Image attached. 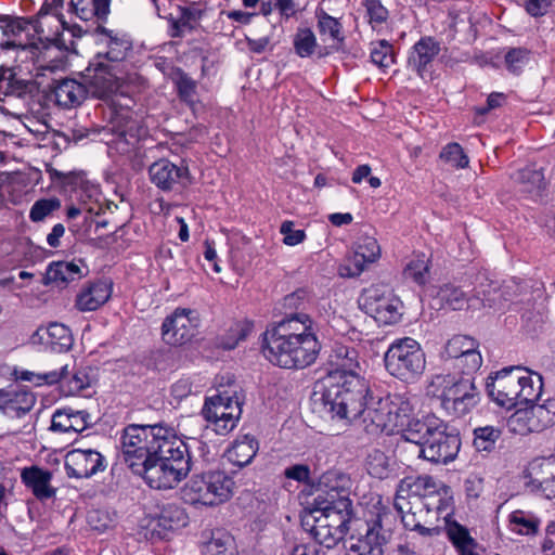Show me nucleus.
<instances>
[{"mask_svg":"<svg viewBox=\"0 0 555 555\" xmlns=\"http://www.w3.org/2000/svg\"><path fill=\"white\" fill-rule=\"evenodd\" d=\"M360 358L358 350L352 346L336 344L328 357L327 373L322 383L341 382L350 375H359Z\"/></svg>","mask_w":555,"mask_h":555,"instance_id":"nucleus-21","label":"nucleus"},{"mask_svg":"<svg viewBox=\"0 0 555 555\" xmlns=\"http://www.w3.org/2000/svg\"><path fill=\"white\" fill-rule=\"evenodd\" d=\"M321 343L317 336L301 338L267 339L263 356L274 365L300 370L313 364L320 353Z\"/></svg>","mask_w":555,"mask_h":555,"instance_id":"nucleus-6","label":"nucleus"},{"mask_svg":"<svg viewBox=\"0 0 555 555\" xmlns=\"http://www.w3.org/2000/svg\"><path fill=\"white\" fill-rule=\"evenodd\" d=\"M426 391L428 396L439 400L447 414L454 417L468 414L480 400L474 377L436 374L428 383Z\"/></svg>","mask_w":555,"mask_h":555,"instance_id":"nucleus-4","label":"nucleus"},{"mask_svg":"<svg viewBox=\"0 0 555 555\" xmlns=\"http://www.w3.org/2000/svg\"><path fill=\"white\" fill-rule=\"evenodd\" d=\"M402 439L414 444L418 457L435 464L453 461L461 448V439L440 418L413 420L403 430Z\"/></svg>","mask_w":555,"mask_h":555,"instance_id":"nucleus-2","label":"nucleus"},{"mask_svg":"<svg viewBox=\"0 0 555 555\" xmlns=\"http://www.w3.org/2000/svg\"><path fill=\"white\" fill-rule=\"evenodd\" d=\"M112 295V283L96 281L83 287L76 296L75 307L81 312L94 311L104 305Z\"/></svg>","mask_w":555,"mask_h":555,"instance_id":"nucleus-31","label":"nucleus"},{"mask_svg":"<svg viewBox=\"0 0 555 555\" xmlns=\"http://www.w3.org/2000/svg\"><path fill=\"white\" fill-rule=\"evenodd\" d=\"M34 89V81L18 77L12 67L0 66V100L5 96L22 98Z\"/></svg>","mask_w":555,"mask_h":555,"instance_id":"nucleus-37","label":"nucleus"},{"mask_svg":"<svg viewBox=\"0 0 555 555\" xmlns=\"http://www.w3.org/2000/svg\"><path fill=\"white\" fill-rule=\"evenodd\" d=\"M52 94L59 106L73 108L79 106L89 93L85 82L81 83L75 79L66 78L56 81Z\"/></svg>","mask_w":555,"mask_h":555,"instance_id":"nucleus-33","label":"nucleus"},{"mask_svg":"<svg viewBox=\"0 0 555 555\" xmlns=\"http://www.w3.org/2000/svg\"><path fill=\"white\" fill-rule=\"evenodd\" d=\"M293 221H284L281 224L280 232L284 235L283 243L287 246H295L304 242L306 233L304 230H294Z\"/></svg>","mask_w":555,"mask_h":555,"instance_id":"nucleus-63","label":"nucleus"},{"mask_svg":"<svg viewBox=\"0 0 555 555\" xmlns=\"http://www.w3.org/2000/svg\"><path fill=\"white\" fill-rule=\"evenodd\" d=\"M369 22L373 28L384 24L388 18V10L379 0H365L364 2Z\"/></svg>","mask_w":555,"mask_h":555,"instance_id":"nucleus-61","label":"nucleus"},{"mask_svg":"<svg viewBox=\"0 0 555 555\" xmlns=\"http://www.w3.org/2000/svg\"><path fill=\"white\" fill-rule=\"evenodd\" d=\"M233 485V480L221 472L195 475L182 488V499L191 505H217L230 498Z\"/></svg>","mask_w":555,"mask_h":555,"instance_id":"nucleus-7","label":"nucleus"},{"mask_svg":"<svg viewBox=\"0 0 555 555\" xmlns=\"http://www.w3.org/2000/svg\"><path fill=\"white\" fill-rule=\"evenodd\" d=\"M388 457L379 450H373L366 459V468L371 476L383 479L388 474Z\"/></svg>","mask_w":555,"mask_h":555,"instance_id":"nucleus-55","label":"nucleus"},{"mask_svg":"<svg viewBox=\"0 0 555 555\" xmlns=\"http://www.w3.org/2000/svg\"><path fill=\"white\" fill-rule=\"evenodd\" d=\"M371 60L380 68H388L395 63L392 46L386 40L373 42L371 47Z\"/></svg>","mask_w":555,"mask_h":555,"instance_id":"nucleus-52","label":"nucleus"},{"mask_svg":"<svg viewBox=\"0 0 555 555\" xmlns=\"http://www.w3.org/2000/svg\"><path fill=\"white\" fill-rule=\"evenodd\" d=\"M111 0H70L74 13L82 21L93 17L105 18L109 12Z\"/></svg>","mask_w":555,"mask_h":555,"instance_id":"nucleus-45","label":"nucleus"},{"mask_svg":"<svg viewBox=\"0 0 555 555\" xmlns=\"http://www.w3.org/2000/svg\"><path fill=\"white\" fill-rule=\"evenodd\" d=\"M317 336L315 323L306 313H289L280 321L272 330L267 331L264 340L281 338H301L305 336Z\"/></svg>","mask_w":555,"mask_h":555,"instance_id":"nucleus-25","label":"nucleus"},{"mask_svg":"<svg viewBox=\"0 0 555 555\" xmlns=\"http://www.w3.org/2000/svg\"><path fill=\"white\" fill-rule=\"evenodd\" d=\"M83 276L81 268L75 262L57 261L49 264L46 272L47 283L66 285Z\"/></svg>","mask_w":555,"mask_h":555,"instance_id":"nucleus-44","label":"nucleus"},{"mask_svg":"<svg viewBox=\"0 0 555 555\" xmlns=\"http://www.w3.org/2000/svg\"><path fill=\"white\" fill-rule=\"evenodd\" d=\"M232 538L225 533L218 531L212 533L211 539L204 546V555H233L230 547Z\"/></svg>","mask_w":555,"mask_h":555,"instance_id":"nucleus-53","label":"nucleus"},{"mask_svg":"<svg viewBox=\"0 0 555 555\" xmlns=\"http://www.w3.org/2000/svg\"><path fill=\"white\" fill-rule=\"evenodd\" d=\"M50 4H43L38 13L31 17L1 15L0 30L7 38L5 41L15 40L22 42L18 38L29 26H31L37 34H43L46 26L44 20L50 14ZM2 42H4V40H2L0 44Z\"/></svg>","mask_w":555,"mask_h":555,"instance_id":"nucleus-24","label":"nucleus"},{"mask_svg":"<svg viewBox=\"0 0 555 555\" xmlns=\"http://www.w3.org/2000/svg\"><path fill=\"white\" fill-rule=\"evenodd\" d=\"M469 285H457L455 283H447L439 287L437 298L441 306L451 310L473 309L477 310L474 299V293L465 288Z\"/></svg>","mask_w":555,"mask_h":555,"instance_id":"nucleus-30","label":"nucleus"},{"mask_svg":"<svg viewBox=\"0 0 555 555\" xmlns=\"http://www.w3.org/2000/svg\"><path fill=\"white\" fill-rule=\"evenodd\" d=\"M320 486L325 488V495L323 494L324 498H348L350 478L339 472H327L322 475Z\"/></svg>","mask_w":555,"mask_h":555,"instance_id":"nucleus-46","label":"nucleus"},{"mask_svg":"<svg viewBox=\"0 0 555 555\" xmlns=\"http://www.w3.org/2000/svg\"><path fill=\"white\" fill-rule=\"evenodd\" d=\"M92 425L90 413L72 408L57 409L51 421V430L62 434H78Z\"/></svg>","mask_w":555,"mask_h":555,"instance_id":"nucleus-28","label":"nucleus"},{"mask_svg":"<svg viewBox=\"0 0 555 555\" xmlns=\"http://www.w3.org/2000/svg\"><path fill=\"white\" fill-rule=\"evenodd\" d=\"M384 544L376 531L365 527L344 541L347 555H384Z\"/></svg>","mask_w":555,"mask_h":555,"instance_id":"nucleus-29","label":"nucleus"},{"mask_svg":"<svg viewBox=\"0 0 555 555\" xmlns=\"http://www.w3.org/2000/svg\"><path fill=\"white\" fill-rule=\"evenodd\" d=\"M440 52L439 42L433 37L421 38L412 49L409 56V66L421 77L428 72V66Z\"/></svg>","mask_w":555,"mask_h":555,"instance_id":"nucleus-32","label":"nucleus"},{"mask_svg":"<svg viewBox=\"0 0 555 555\" xmlns=\"http://www.w3.org/2000/svg\"><path fill=\"white\" fill-rule=\"evenodd\" d=\"M120 460L153 489H172L191 470L186 443L172 427L130 424L120 436Z\"/></svg>","mask_w":555,"mask_h":555,"instance_id":"nucleus-1","label":"nucleus"},{"mask_svg":"<svg viewBox=\"0 0 555 555\" xmlns=\"http://www.w3.org/2000/svg\"><path fill=\"white\" fill-rule=\"evenodd\" d=\"M302 527L310 533L318 544L324 545L327 548L336 546L344 538L339 532L335 533L328 525L321 522V518L311 511H309V514L304 517Z\"/></svg>","mask_w":555,"mask_h":555,"instance_id":"nucleus-38","label":"nucleus"},{"mask_svg":"<svg viewBox=\"0 0 555 555\" xmlns=\"http://www.w3.org/2000/svg\"><path fill=\"white\" fill-rule=\"evenodd\" d=\"M384 361L389 374L402 380L421 375L426 364L421 345L410 337L395 340L386 351Z\"/></svg>","mask_w":555,"mask_h":555,"instance_id":"nucleus-9","label":"nucleus"},{"mask_svg":"<svg viewBox=\"0 0 555 555\" xmlns=\"http://www.w3.org/2000/svg\"><path fill=\"white\" fill-rule=\"evenodd\" d=\"M98 51L92 60L106 63L112 68L125 69V62L132 49L129 37L118 30L107 29L103 26L96 28Z\"/></svg>","mask_w":555,"mask_h":555,"instance_id":"nucleus-16","label":"nucleus"},{"mask_svg":"<svg viewBox=\"0 0 555 555\" xmlns=\"http://www.w3.org/2000/svg\"><path fill=\"white\" fill-rule=\"evenodd\" d=\"M521 373L528 374L522 366H507L487 378L489 397L500 406L511 410L517 406L518 387Z\"/></svg>","mask_w":555,"mask_h":555,"instance_id":"nucleus-14","label":"nucleus"},{"mask_svg":"<svg viewBox=\"0 0 555 555\" xmlns=\"http://www.w3.org/2000/svg\"><path fill=\"white\" fill-rule=\"evenodd\" d=\"M502 431L499 427L482 426L474 429V447L478 452H491L495 448Z\"/></svg>","mask_w":555,"mask_h":555,"instance_id":"nucleus-49","label":"nucleus"},{"mask_svg":"<svg viewBox=\"0 0 555 555\" xmlns=\"http://www.w3.org/2000/svg\"><path fill=\"white\" fill-rule=\"evenodd\" d=\"M361 309L383 325H392L402 318V301L393 292L382 285L364 289L359 298Z\"/></svg>","mask_w":555,"mask_h":555,"instance_id":"nucleus-11","label":"nucleus"},{"mask_svg":"<svg viewBox=\"0 0 555 555\" xmlns=\"http://www.w3.org/2000/svg\"><path fill=\"white\" fill-rule=\"evenodd\" d=\"M540 519L532 513L524 512L520 509L514 511L509 515V526L512 531L526 534L534 535L538 533L540 527Z\"/></svg>","mask_w":555,"mask_h":555,"instance_id":"nucleus-48","label":"nucleus"},{"mask_svg":"<svg viewBox=\"0 0 555 555\" xmlns=\"http://www.w3.org/2000/svg\"><path fill=\"white\" fill-rule=\"evenodd\" d=\"M35 402L34 393L27 389L7 390V396L3 397L0 409L7 415L20 417L29 412Z\"/></svg>","mask_w":555,"mask_h":555,"instance_id":"nucleus-40","label":"nucleus"},{"mask_svg":"<svg viewBox=\"0 0 555 555\" xmlns=\"http://www.w3.org/2000/svg\"><path fill=\"white\" fill-rule=\"evenodd\" d=\"M242 414L241 401L236 396L219 392L205 400L202 415L217 435L232 431Z\"/></svg>","mask_w":555,"mask_h":555,"instance_id":"nucleus-12","label":"nucleus"},{"mask_svg":"<svg viewBox=\"0 0 555 555\" xmlns=\"http://www.w3.org/2000/svg\"><path fill=\"white\" fill-rule=\"evenodd\" d=\"M295 52L300 57H309L317 48V38L310 28H299L293 40Z\"/></svg>","mask_w":555,"mask_h":555,"instance_id":"nucleus-51","label":"nucleus"},{"mask_svg":"<svg viewBox=\"0 0 555 555\" xmlns=\"http://www.w3.org/2000/svg\"><path fill=\"white\" fill-rule=\"evenodd\" d=\"M473 292L477 309L481 307H501L502 302L507 300L502 286L496 281L486 280L475 287Z\"/></svg>","mask_w":555,"mask_h":555,"instance_id":"nucleus-42","label":"nucleus"},{"mask_svg":"<svg viewBox=\"0 0 555 555\" xmlns=\"http://www.w3.org/2000/svg\"><path fill=\"white\" fill-rule=\"evenodd\" d=\"M253 331V323L248 321L238 322L234 326L231 327L229 338L223 341L224 349H234L240 341L246 339V337Z\"/></svg>","mask_w":555,"mask_h":555,"instance_id":"nucleus-60","label":"nucleus"},{"mask_svg":"<svg viewBox=\"0 0 555 555\" xmlns=\"http://www.w3.org/2000/svg\"><path fill=\"white\" fill-rule=\"evenodd\" d=\"M111 131L127 144H134L144 132L139 120L128 109L116 112L111 119Z\"/></svg>","mask_w":555,"mask_h":555,"instance_id":"nucleus-34","label":"nucleus"},{"mask_svg":"<svg viewBox=\"0 0 555 555\" xmlns=\"http://www.w3.org/2000/svg\"><path fill=\"white\" fill-rule=\"evenodd\" d=\"M440 159L454 168H465L468 166V157L465 155L459 143H449L440 152Z\"/></svg>","mask_w":555,"mask_h":555,"instance_id":"nucleus-54","label":"nucleus"},{"mask_svg":"<svg viewBox=\"0 0 555 555\" xmlns=\"http://www.w3.org/2000/svg\"><path fill=\"white\" fill-rule=\"evenodd\" d=\"M61 207V201L56 197L42 198L31 206L29 218L34 222L42 221L46 217Z\"/></svg>","mask_w":555,"mask_h":555,"instance_id":"nucleus-56","label":"nucleus"},{"mask_svg":"<svg viewBox=\"0 0 555 555\" xmlns=\"http://www.w3.org/2000/svg\"><path fill=\"white\" fill-rule=\"evenodd\" d=\"M513 180L518 186L519 192L531 197L541 196L546 188L543 171L534 167H526L518 170L513 175Z\"/></svg>","mask_w":555,"mask_h":555,"instance_id":"nucleus-39","label":"nucleus"},{"mask_svg":"<svg viewBox=\"0 0 555 555\" xmlns=\"http://www.w3.org/2000/svg\"><path fill=\"white\" fill-rule=\"evenodd\" d=\"M40 378L49 385L66 382L67 389L65 391L67 395L79 393L90 384L89 376L86 372L80 370L75 372L69 371L67 364L63 365L60 371H51L43 374Z\"/></svg>","mask_w":555,"mask_h":555,"instance_id":"nucleus-35","label":"nucleus"},{"mask_svg":"<svg viewBox=\"0 0 555 555\" xmlns=\"http://www.w3.org/2000/svg\"><path fill=\"white\" fill-rule=\"evenodd\" d=\"M125 75L122 68H112L106 63L91 60L82 77L89 94L101 100H109L116 95H128Z\"/></svg>","mask_w":555,"mask_h":555,"instance_id":"nucleus-10","label":"nucleus"},{"mask_svg":"<svg viewBox=\"0 0 555 555\" xmlns=\"http://www.w3.org/2000/svg\"><path fill=\"white\" fill-rule=\"evenodd\" d=\"M393 505L403 526L409 530L418 531L422 535L438 534V520L442 518L444 512L451 509L450 505L437 507L427 501L404 499L402 495H396Z\"/></svg>","mask_w":555,"mask_h":555,"instance_id":"nucleus-8","label":"nucleus"},{"mask_svg":"<svg viewBox=\"0 0 555 555\" xmlns=\"http://www.w3.org/2000/svg\"><path fill=\"white\" fill-rule=\"evenodd\" d=\"M259 449L257 439L251 435L237 438L227 451L228 460L238 467L248 465Z\"/></svg>","mask_w":555,"mask_h":555,"instance_id":"nucleus-41","label":"nucleus"},{"mask_svg":"<svg viewBox=\"0 0 555 555\" xmlns=\"http://www.w3.org/2000/svg\"><path fill=\"white\" fill-rule=\"evenodd\" d=\"M52 477L50 470L37 465L24 467L21 470L22 482L39 501L55 496L56 489L51 485Z\"/></svg>","mask_w":555,"mask_h":555,"instance_id":"nucleus-27","label":"nucleus"},{"mask_svg":"<svg viewBox=\"0 0 555 555\" xmlns=\"http://www.w3.org/2000/svg\"><path fill=\"white\" fill-rule=\"evenodd\" d=\"M318 28L321 35H328L332 39H340L341 24L339 21L325 11L320 10L317 12Z\"/></svg>","mask_w":555,"mask_h":555,"instance_id":"nucleus-58","label":"nucleus"},{"mask_svg":"<svg viewBox=\"0 0 555 555\" xmlns=\"http://www.w3.org/2000/svg\"><path fill=\"white\" fill-rule=\"evenodd\" d=\"M65 469L69 477L88 478L105 469L104 456L91 449H75L65 456Z\"/></svg>","mask_w":555,"mask_h":555,"instance_id":"nucleus-23","label":"nucleus"},{"mask_svg":"<svg viewBox=\"0 0 555 555\" xmlns=\"http://www.w3.org/2000/svg\"><path fill=\"white\" fill-rule=\"evenodd\" d=\"M310 511L321 518L334 532L345 535L351 518V501L349 498L328 499L318 493L311 503Z\"/></svg>","mask_w":555,"mask_h":555,"instance_id":"nucleus-17","label":"nucleus"},{"mask_svg":"<svg viewBox=\"0 0 555 555\" xmlns=\"http://www.w3.org/2000/svg\"><path fill=\"white\" fill-rule=\"evenodd\" d=\"M476 349H478V343L474 338L455 335L446 344L444 353L448 358L456 360Z\"/></svg>","mask_w":555,"mask_h":555,"instance_id":"nucleus-50","label":"nucleus"},{"mask_svg":"<svg viewBox=\"0 0 555 555\" xmlns=\"http://www.w3.org/2000/svg\"><path fill=\"white\" fill-rule=\"evenodd\" d=\"M521 379L518 387L517 406L525 405L526 408L537 403L540 398L543 380L539 373H533L528 370V374L521 373Z\"/></svg>","mask_w":555,"mask_h":555,"instance_id":"nucleus-43","label":"nucleus"},{"mask_svg":"<svg viewBox=\"0 0 555 555\" xmlns=\"http://www.w3.org/2000/svg\"><path fill=\"white\" fill-rule=\"evenodd\" d=\"M33 344H41L53 352H66L74 344L70 330L57 322L50 323L48 327H39L31 335Z\"/></svg>","mask_w":555,"mask_h":555,"instance_id":"nucleus-26","label":"nucleus"},{"mask_svg":"<svg viewBox=\"0 0 555 555\" xmlns=\"http://www.w3.org/2000/svg\"><path fill=\"white\" fill-rule=\"evenodd\" d=\"M2 50L17 49L30 57L38 70L37 75H44V72H55L62 66V60L59 59L60 50L52 44H27L9 40L1 43Z\"/></svg>","mask_w":555,"mask_h":555,"instance_id":"nucleus-22","label":"nucleus"},{"mask_svg":"<svg viewBox=\"0 0 555 555\" xmlns=\"http://www.w3.org/2000/svg\"><path fill=\"white\" fill-rule=\"evenodd\" d=\"M322 402L324 411L337 420H356L361 416L370 390L360 375H350L341 382H324Z\"/></svg>","mask_w":555,"mask_h":555,"instance_id":"nucleus-5","label":"nucleus"},{"mask_svg":"<svg viewBox=\"0 0 555 555\" xmlns=\"http://www.w3.org/2000/svg\"><path fill=\"white\" fill-rule=\"evenodd\" d=\"M481 364V354L476 349L456 359L454 366L462 371L461 377H473L472 375L480 369Z\"/></svg>","mask_w":555,"mask_h":555,"instance_id":"nucleus-57","label":"nucleus"},{"mask_svg":"<svg viewBox=\"0 0 555 555\" xmlns=\"http://www.w3.org/2000/svg\"><path fill=\"white\" fill-rule=\"evenodd\" d=\"M198 324L196 311L177 308L163 322V340L171 346L184 345L195 336Z\"/></svg>","mask_w":555,"mask_h":555,"instance_id":"nucleus-19","label":"nucleus"},{"mask_svg":"<svg viewBox=\"0 0 555 555\" xmlns=\"http://www.w3.org/2000/svg\"><path fill=\"white\" fill-rule=\"evenodd\" d=\"M555 422V399L533 403L517 410L508 420V427L518 434L542 431Z\"/></svg>","mask_w":555,"mask_h":555,"instance_id":"nucleus-15","label":"nucleus"},{"mask_svg":"<svg viewBox=\"0 0 555 555\" xmlns=\"http://www.w3.org/2000/svg\"><path fill=\"white\" fill-rule=\"evenodd\" d=\"M442 519L444 521L447 535L460 555H478L474 551L476 542L470 537L468 529L456 520L451 519L450 509L444 512Z\"/></svg>","mask_w":555,"mask_h":555,"instance_id":"nucleus-36","label":"nucleus"},{"mask_svg":"<svg viewBox=\"0 0 555 555\" xmlns=\"http://www.w3.org/2000/svg\"><path fill=\"white\" fill-rule=\"evenodd\" d=\"M411 415L412 408L402 397L395 395L374 398L371 395L360 418L366 433L377 435L385 431L391 435L403 434L413 421Z\"/></svg>","mask_w":555,"mask_h":555,"instance_id":"nucleus-3","label":"nucleus"},{"mask_svg":"<svg viewBox=\"0 0 555 555\" xmlns=\"http://www.w3.org/2000/svg\"><path fill=\"white\" fill-rule=\"evenodd\" d=\"M428 271L429 268L426 260L417 258L406 264L403 274L405 279L412 280L418 285H424L427 281Z\"/></svg>","mask_w":555,"mask_h":555,"instance_id":"nucleus-59","label":"nucleus"},{"mask_svg":"<svg viewBox=\"0 0 555 555\" xmlns=\"http://www.w3.org/2000/svg\"><path fill=\"white\" fill-rule=\"evenodd\" d=\"M151 182L164 192H181L192 184L189 167L162 158L149 167Z\"/></svg>","mask_w":555,"mask_h":555,"instance_id":"nucleus-18","label":"nucleus"},{"mask_svg":"<svg viewBox=\"0 0 555 555\" xmlns=\"http://www.w3.org/2000/svg\"><path fill=\"white\" fill-rule=\"evenodd\" d=\"M380 254V246L375 237L361 235L354 243L353 253L347 258L346 264L339 267V274L344 278H357L367 266L376 262Z\"/></svg>","mask_w":555,"mask_h":555,"instance_id":"nucleus-20","label":"nucleus"},{"mask_svg":"<svg viewBox=\"0 0 555 555\" xmlns=\"http://www.w3.org/2000/svg\"><path fill=\"white\" fill-rule=\"evenodd\" d=\"M398 517H400L398 512L393 513L390 508L382 506L377 509L375 518L366 521L364 527L376 531L386 543L396 527Z\"/></svg>","mask_w":555,"mask_h":555,"instance_id":"nucleus-47","label":"nucleus"},{"mask_svg":"<svg viewBox=\"0 0 555 555\" xmlns=\"http://www.w3.org/2000/svg\"><path fill=\"white\" fill-rule=\"evenodd\" d=\"M527 51L520 48L511 49L505 55V63L509 72L516 74L524 66Z\"/></svg>","mask_w":555,"mask_h":555,"instance_id":"nucleus-64","label":"nucleus"},{"mask_svg":"<svg viewBox=\"0 0 555 555\" xmlns=\"http://www.w3.org/2000/svg\"><path fill=\"white\" fill-rule=\"evenodd\" d=\"M179 96L186 103H194L196 94V83L188 75L182 74L177 80Z\"/></svg>","mask_w":555,"mask_h":555,"instance_id":"nucleus-62","label":"nucleus"},{"mask_svg":"<svg viewBox=\"0 0 555 555\" xmlns=\"http://www.w3.org/2000/svg\"><path fill=\"white\" fill-rule=\"evenodd\" d=\"M450 489L442 482H437L431 476H409L403 478L397 488L396 495L404 499H421L438 506L450 505Z\"/></svg>","mask_w":555,"mask_h":555,"instance_id":"nucleus-13","label":"nucleus"}]
</instances>
